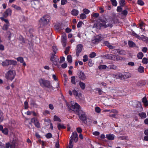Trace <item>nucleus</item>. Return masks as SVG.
I'll use <instances>...</instances> for the list:
<instances>
[{
    "mask_svg": "<svg viewBox=\"0 0 148 148\" xmlns=\"http://www.w3.org/2000/svg\"><path fill=\"white\" fill-rule=\"evenodd\" d=\"M1 131L3 133V134L5 135H7L8 134V130L6 128H5L4 129H3Z\"/></svg>",
    "mask_w": 148,
    "mask_h": 148,
    "instance_id": "obj_27",
    "label": "nucleus"
},
{
    "mask_svg": "<svg viewBox=\"0 0 148 148\" xmlns=\"http://www.w3.org/2000/svg\"><path fill=\"white\" fill-rule=\"evenodd\" d=\"M106 58L108 59L112 60L114 61H118L120 60V57L115 56L111 54H108L105 55Z\"/></svg>",
    "mask_w": 148,
    "mask_h": 148,
    "instance_id": "obj_5",
    "label": "nucleus"
},
{
    "mask_svg": "<svg viewBox=\"0 0 148 148\" xmlns=\"http://www.w3.org/2000/svg\"><path fill=\"white\" fill-rule=\"evenodd\" d=\"M24 106L25 109H27L28 108V103L27 101L24 102Z\"/></svg>",
    "mask_w": 148,
    "mask_h": 148,
    "instance_id": "obj_56",
    "label": "nucleus"
},
{
    "mask_svg": "<svg viewBox=\"0 0 148 148\" xmlns=\"http://www.w3.org/2000/svg\"><path fill=\"white\" fill-rule=\"evenodd\" d=\"M17 62L16 61L13 60H10V64L13 65H17Z\"/></svg>",
    "mask_w": 148,
    "mask_h": 148,
    "instance_id": "obj_24",
    "label": "nucleus"
},
{
    "mask_svg": "<svg viewBox=\"0 0 148 148\" xmlns=\"http://www.w3.org/2000/svg\"><path fill=\"white\" fill-rule=\"evenodd\" d=\"M16 72L13 70H10L5 74V77L8 80L12 81L14 78Z\"/></svg>",
    "mask_w": 148,
    "mask_h": 148,
    "instance_id": "obj_3",
    "label": "nucleus"
},
{
    "mask_svg": "<svg viewBox=\"0 0 148 148\" xmlns=\"http://www.w3.org/2000/svg\"><path fill=\"white\" fill-rule=\"evenodd\" d=\"M55 29L57 30H60L62 29L59 25H56L55 26Z\"/></svg>",
    "mask_w": 148,
    "mask_h": 148,
    "instance_id": "obj_53",
    "label": "nucleus"
},
{
    "mask_svg": "<svg viewBox=\"0 0 148 148\" xmlns=\"http://www.w3.org/2000/svg\"><path fill=\"white\" fill-rule=\"evenodd\" d=\"M138 71L140 73H143L144 71V68L142 66H140L138 69Z\"/></svg>",
    "mask_w": 148,
    "mask_h": 148,
    "instance_id": "obj_23",
    "label": "nucleus"
},
{
    "mask_svg": "<svg viewBox=\"0 0 148 148\" xmlns=\"http://www.w3.org/2000/svg\"><path fill=\"white\" fill-rule=\"evenodd\" d=\"M52 135L51 133H49L45 135L46 137L48 138H50L52 137Z\"/></svg>",
    "mask_w": 148,
    "mask_h": 148,
    "instance_id": "obj_46",
    "label": "nucleus"
},
{
    "mask_svg": "<svg viewBox=\"0 0 148 148\" xmlns=\"http://www.w3.org/2000/svg\"><path fill=\"white\" fill-rule=\"evenodd\" d=\"M83 48V45L81 44H78L76 47V55L77 56H78L79 54L82 51Z\"/></svg>",
    "mask_w": 148,
    "mask_h": 148,
    "instance_id": "obj_8",
    "label": "nucleus"
},
{
    "mask_svg": "<svg viewBox=\"0 0 148 148\" xmlns=\"http://www.w3.org/2000/svg\"><path fill=\"white\" fill-rule=\"evenodd\" d=\"M58 127L59 130H60L61 129H65L66 127L64 126L63 125H62L60 123L58 124Z\"/></svg>",
    "mask_w": 148,
    "mask_h": 148,
    "instance_id": "obj_34",
    "label": "nucleus"
},
{
    "mask_svg": "<svg viewBox=\"0 0 148 148\" xmlns=\"http://www.w3.org/2000/svg\"><path fill=\"white\" fill-rule=\"evenodd\" d=\"M55 54H52V56L50 58V60L52 62H53L54 64H56V62H54V56H56Z\"/></svg>",
    "mask_w": 148,
    "mask_h": 148,
    "instance_id": "obj_28",
    "label": "nucleus"
},
{
    "mask_svg": "<svg viewBox=\"0 0 148 148\" xmlns=\"http://www.w3.org/2000/svg\"><path fill=\"white\" fill-rule=\"evenodd\" d=\"M17 144V141L16 140H14L10 144V148H15Z\"/></svg>",
    "mask_w": 148,
    "mask_h": 148,
    "instance_id": "obj_15",
    "label": "nucleus"
},
{
    "mask_svg": "<svg viewBox=\"0 0 148 148\" xmlns=\"http://www.w3.org/2000/svg\"><path fill=\"white\" fill-rule=\"evenodd\" d=\"M96 91H98V93L100 95H101L103 92L100 88H97L96 89Z\"/></svg>",
    "mask_w": 148,
    "mask_h": 148,
    "instance_id": "obj_37",
    "label": "nucleus"
},
{
    "mask_svg": "<svg viewBox=\"0 0 148 148\" xmlns=\"http://www.w3.org/2000/svg\"><path fill=\"white\" fill-rule=\"evenodd\" d=\"M68 62L69 63H71L72 62V59L71 55H69L67 56Z\"/></svg>",
    "mask_w": 148,
    "mask_h": 148,
    "instance_id": "obj_30",
    "label": "nucleus"
},
{
    "mask_svg": "<svg viewBox=\"0 0 148 148\" xmlns=\"http://www.w3.org/2000/svg\"><path fill=\"white\" fill-rule=\"evenodd\" d=\"M143 54L142 52L139 53L137 55V57L138 59H141L143 56Z\"/></svg>",
    "mask_w": 148,
    "mask_h": 148,
    "instance_id": "obj_25",
    "label": "nucleus"
},
{
    "mask_svg": "<svg viewBox=\"0 0 148 148\" xmlns=\"http://www.w3.org/2000/svg\"><path fill=\"white\" fill-rule=\"evenodd\" d=\"M127 8L126 7L125 10H124L122 12L121 14H122L126 16L127 15L128 12L127 11Z\"/></svg>",
    "mask_w": 148,
    "mask_h": 148,
    "instance_id": "obj_33",
    "label": "nucleus"
},
{
    "mask_svg": "<svg viewBox=\"0 0 148 148\" xmlns=\"http://www.w3.org/2000/svg\"><path fill=\"white\" fill-rule=\"evenodd\" d=\"M5 146L6 148H9L10 147V144L9 143H6Z\"/></svg>",
    "mask_w": 148,
    "mask_h": 148,
    "instance_id": "obj_64",
    "label": "nucleus"
},
{
    "mask_svg": "<svg viewBox=\"0 0 148 148\" xmlns=\"http://www.w3.org/2000/svg\"><path fill=\"white\" fill-rule=\"evenodd\" d=\"M79 13L78 11L76 9H73L71 12V14L73 16H76Z\"/></svg>",
    "mask_w": 148,
    "mask_h": 148,
    "instance_id": "obj_17",
    "label": "nucleus"
},
{
    "mask_svg": "<svg viewBox=\"0 0 148 148\" xmlns=\"http://www.w3.org/2000/svg\"><path fill=\"white\" fill-rule=\"evenodd\" d=\"M95 111L97 113H99L101 111L100 108L98 107H96L95 108Z\"/></svg>",
    "mask_w": 148,
    "mask_h": 148,
    "instance_id": "obj_55",
    "label": "nucleus"
},
{
    "mask_svg": "<svg viewBox=\"0 0 148 148\" xmlns=\"http://www.w3.org/2000/svg\"><path fill=\"white\" fill-rule=\"evenodd\" d=\"M83 11L86 14H88L90 12L89 10H88L86 9H84Z\"/></svg>",
    "mask_w": 148,
    "mask_h": 148,
    "instance_id": "obj_57",
    "label": "nucleus"
},
{
    "mask_svg": "<svg viewBox=\"0 0 148 148\" xmlns=\"http://www.w3.org/2000/svg\"><path fill=\"white\" fill-rule=\"evenodd\" d=\"M107 68V66L105 65H102L99 66L98 67L99 69H105Z\"/></svg>",
    "mask_w": 148,
    "mask_h": 148,
    "instance_id": "obj_36",
    "label": "nucleus"
},
{
    "mask_svg": "<svg viewBox=\"0 0 148 148\" xmlns=\"http://www.w3.org/2000/svg\"><path fill=\"white\" fill-rule=\"evenodd\" d=\"M112 5L115 6H116L117 4V2L116 0H110Z\"/></svg>",
    "mask_w": 148,
    "mask_h": 148,
    "instance_id": "obj_43",
    "label": "nucleus"
},
{
    "mask_svg": "<svg viewBox=\"0 0 148 148\" xmlns=\"http://www.w3.org/2000/svg\"><path fill=\"white\" fill-rule=\"evenodd\" d=\"M69 47H67L66 48V49L65 51L64 52L65 54L66 55H67L68 53V52L69 51Z\"/></svg>",
    "mask_w": 148,
    "mask_h": 148,
    "instance_id": "obj_59",
    "label": "nucleus"
},
{
    "mask_svg": "<svg viewBox=\"0 0 148 148\" xmlns=\"http://www.w3.org/2000/svg\"><path fill=\"white\" fill-rule=\"evenodd\" d=\"M133 36H135L139 40L142 39V38L139 35H138L137 34H136L133 33Z\"/></svg>",
    "mask_w": 148,
    "mask_h": 148,
    "instance_id": "obj_44",
    "label": "nucleus"
},
{
    "mask_svg": "<svg viewBox=\"0 0 148 148\" xmlns=\"http://www.w3.org/2000/svg\"><path fill=\"white\" fill-rule=\"evenodd\" d=\"M88 66H92L93 64L92 63V60H91V59L89 60L88 62Z\"/></svg>",
    "mask_w": 148,
    "mask_h": 148,
    "instance_id": "obj_51",
    "label": "nucleus"
},
{
    "mask_svg": "<svg viewBox=\"0 0 148 148\" xmlns=\"http://www.w3.org/2000/svg\"><path fill=\"white\" fill-rule=\"evenodd\" d=\"M96 56V54L95 52H92L89 55V57L90 58H94Z\"/></svg>",
    "mask_w": 148,
    "mask_h": 148,
    "instance_id": "obj_45",
    "label": "nucleus"
},
{
    "mask_svg": "<svg viewBox=\"0 0 148 148\" xmlns=\"http://www.w3.org/2000/svg\"><path fill=\"white\" fill-rule=\"evenodd\" d=\"M32 6L35 9H37L40 5L39 0H34L31 2Z\"/></svg>",
    "mask_w": 148,
    "mask_h": 148,
    "instance_id": "obj_6",
    "label": "nucleus"
},
{
    "mask_svg": "<svg viewBox=\"0 0 148 148\" xmlns=\"http://www.w3.org/2000/svg\"><path fill=\"white\" fill-rule=\"evenodd\" d=\"M106 137L108 140H112L114 139V136L113 134H107Z\"/></svg>",
    "mask_w": 148,
    "mask_h": 148,
    "instance_id": "obj_14",
    "label": "nucleus"
},
{
    "mask_svg": "<svg viewBox=\"0 0 148 148\" xmlns=\"http://www.w3.org/2000/svg\"><path fill=\"white\" fill-rule=\"evenodd\" d=\"M148 59H147L146 58H144L142 60V62L143 63L146 64L148 63Z\"/></svg>",
    "mask_w": 148,
    "mask_h": 148,
    "instance_id": "obj_41",
    "label": "nucleus"
},
{
    "mask_svg": "<svg viewBox=\"0 0 148 148\" xmlns=\"http://www.w3.org/2000/svg\"><path fill=\"white\" fill-rule=\"evenodd\" d=\"M31 122L34 123L36 127L37 128H40V125L37 119L35 118H33L31 119Z\"/></svg>",
    "mask_w": 148,
    "mask_h": 148,
    "instance_id": "obj_9",
    "label": "nucleus"
},
{
    "mask_svg": "<svg viewBox=\"0 0 148 148\" xmlns=\"http://www.w3.org/2000/svg\"><path fill=\"white\" fill-rule=\"evenodd\" d=\"M73 138L72 137V136H71V137L70 138V141H69V147H71L72 148L73 147Z\"/></svg>",
    "mask_w": 148,
    "mask_h": 148,
    "instance_id": "obj_22",
    "label": "nucleus"
},
{
    "mask_svg": "<svg viewBox=\"0 0 148 148\" xmlns=\"http://www.w3.org/2000/svg\"><path fill=\"white\" fill-rule=\"evenodd\" d=\"M73 93L74 95L76 96H77L78 95V93L77 91H76L75 90H73Z\"/></svg>",
    "mask_w": 148,
    "mask_h": 148,
    "instance_id": "obj_54",
    "label": "nucleus"
},
{
    "mask_svg": "<svg viewBox=\"0 0 148 148\" xmlns=\"http://www.w3.org/2000/svg\"><path fill=\"white\" fill-rule=\"evenodd\" d=\"M107 68L115 70L117 69V66L115 65L112 64L108 66L107 67Z\"/></svg>",
    "mask_w": 148,
    "mask_h": 148,
    "instance_id": "obj_19",
    "label": "nucleus"
},
{
    "mask_svg": "<svg viewBox=\"0 0 148 148\" xmlns=\"http://www.w3.org/2000/svg\"><path fill=\"white\" fill-rule=\"evenodd\" d=\"M2 65L3 66H6L10 64V60H6L5 61L2 62Z\"/></svg>",
    "mask_w": 148,
    "mask_h": 148,
    "instance_id": "obj_16",
    "label": "nucleus"
},
{
    "mask_svg": "<svg viewBox=\"0 0 148 148\" xmlns=\"http://www.w3.org/2000/svg\"><path fill=\"white\" fill-rule=\"evenodd\" d=\"M88 60V57L87 55H85L83 56V61L84 62H85Z\"/></svg>",
    "mask_w": 148,
    "mask_h": 148,
    "instance_id": "obj_47",
    "label": "nucleus"
},
{
    "mask_svg": "<svg viewBox=\"0 0 148 148\" xmlns=\"http://www.w3.org/2000/svg\"><path fill=\"white\" fill-rule=\"evenodd\" d=\"M16 60L18 62H19L21 63L23 62L24 60L23 58L22 57H19L16 58Z\"/></svg>",
    "mask_w": 148,
    "mask_h": 148,
    "instance_id": "obj_39",
    "label": "nucleus"
},
{
    "mask_svg": "<svg viewBox=\"0 0 148 148\" xmlns=\"http://www.w3.org/2000/svg\"><path fill=\"white\" fill-rule=\"evenodd\" d=\"M71 29L69 27H67L65 29V31L67 33H69L71 32Z\"/></svg>",
    "mask_w": 148,
    "mask_h": 148,
    "instance_id": "obj_63",
    "label": "nucleus"
},
{
    "mask_svg": "<svg viewBox=\"0 0 148 148\" xmlns=\"http://www.w3.org/2000/svg\"><path fill=\"white\" fill-rule=\"evenodd\" d=\"M72 137L73 140H74L75 143H76L78 140V137L76 131H75L72 134Z\"/></svg>",
    "mask_w": 148,
    "mask_h": 148,
    "instance_id": "obj_11",
    "label": "nucleus"
},
{
    "mask_svg": "<svg viewBox=\"0 0 148 148\" xmlns=\"http://www.w3.org/2000/svg\"><path fill=\"white\" fill-rule=\"evenodd\" d=\"M99 20L100 21L103 23V24L101 23H100L101 26H104L105 28L107 27V25L106 24V21H107L106 18H103L102 19L101 18H100Z\"/></svg>",
    "mask_w": 148,
    "mask_h": 148,
    "instance_id": "obj_10",
    "label": "nucleus"
},
{
    "mask_svg": "<svg viewBox=\"0 0 148 148\" xmlns=\"http://www.w3.org/2000/svg\"><path fill=\"white\" fill-rule=\"evenodd\" d=\"M125 0H120L119 2V4L121 6L123 7L125 4Z\"/></svg>",
    "mask_w": 148,
    "mask_h": 148,
    "instance_id": "obj_29",
    "label": "nucleus"
},
{
    "mask_svg": "<svg viewBox=\"0 0 148 148\" xmlns=\"http://www.w3.org/2000/svg\"><path fill=\"white\" fill-rule=\"evenodd\" d=\"M67 64L66 63H64V64H62L61 65L63 69H65L67 66Z\"/></svg>",
    "mask_w": 148,
    "mask_h": 148,
    "instance_id": "obj_61",
    "label": "nucleus"
},
{
    "mask_svg": "<svg viewBox=\"0 0 148 148\" xmlns=\"http://www.w3.org/2000/svg\"><path fill=\"white\" fill-rule=\"evenodd\" d=\"M12 13V11L10 9H8L4 12L3 16L5 17H7L8 15H11Z\"/></svg>",
    "mask_w": 148,
    "mask_h": 148,
    "instance_id": "obj_12",
    "label": "nucleus"
},
{
    "mask_svg": "<svg viewBox=\"0 0 148 148\" xmlns=\"http://www.w3.org/2000/svg\"><path fill=\"white\" fill-rule=\"evenodd\" d=\"M39 82L41 86H43L49 88H51L53 89V87L51 85L49 81L41 79L39 80Z\"/></svg>",
    "mask_w": 148,
    "mask_h": 148,
    "instance_id": "obj_4",
    "label": "nucleus"
},
{
    "mask_svg": "<svg viewBox=\"0 0 148 148\" xmlns=\"http://www.w3.org/2000/svg\"><path fill=\"white\" fill-rule=\"evenodd\" d=\"M77 75L79 78L82 80H84L86 78V76L82 71H79L77 73Z\"/></svg>",
    "mask_w": 148,
    "mask_h": 148,
    "instance_id": "obj_7",
    "label": "nucleus"
},
{
    "mask_svg": "<svg viewBox=\"0 0 148 148\" xmlns=\"http://www.w3.org/2000/svg\"><path fill=\"white\" fill-rule=\"evenodd\" d=\"M79 84L82 90L84 89L86 86L84 83L80 81L79 82Z\"/></svg>",
    "mask_w": 148,
    "mask_h": 148,
    "instance_id": "obj_21",
    "label": "nucleus"
},
{
    "mask_svg": "<svg viewBox=\"0 0 148 148\" xmlns=\"http://www.w3.org/2000/svg\"><path fill=\"white\" fill-rule=\"evenodd\" d=\"M137 3L139 5H143L144 4V2L141 0H138Z\"/></svg>",
    "mask_w": 148,
    "mask_h": 148,
    "instance_id": "obj_49",
    "label": "nucleus"
},
{
    "mask_svg": "<svg viewBox=\"0 0 148 148\" xmlns=\"http://www.w3.org/2000/svg\"><path fill=\"white\" fill-rule=\"evenodd\" d=\"M66 106L70 110L73 111L78 115L79 119L82 121H85L86 120V116L85 112L82 110L80 107L77 103H75L74 105L69 104L66 101H65Z\"/></svg>",
    "mask_w": 148,
    "mask_h": 148,
    "instance_id": "obj_1",
    "label": "nucleus"
},
{
    "mask_svg": "<svg viewBox=\"0 0 148 148\" xmlns=\"http://www.w3.org/2000/svg\"><path fill=\"white\" fill-rule=\"evenodd\" d=\"M138 116L141 119H145L147 116L146 113L144 112H142L138 113Z\"/></svg>",
    "mask_w": 148,
    "mask_h": 148,
    "instance_id": "obj_18",
    "label": "nucleus"
},
{
    "mask_svg": "<svg viewBox=\"0 0 148 148\" xmlns=\"http://www.w3.org/2000/svg\"><path fill=\"white\" fill-rule=\"evenodd\" d=\"M12 7L18 10H19L21 9V8L20 7L16 5L13 4L12 5Z\"/></svg>",
    "mask_w": 148,
    "mask_h": 148,
    "instance_id": "obj_26",
    "label": "nucleus"
},
{
    "mask_svg": "<svg viewBox=\"0 0 148 148\" xmlns=\"http://www.w3.org/2000/svg\"><path fill=\"white\" fill-rule=\"evenodd\" d=\"M3 113L0 110V122H2L3 120Z\"/></svg>",
    "mask_w": 148,
    "mask_h": 148,
    "instance_id": "obj_40",
    "label": "nucleus"
},
{
    "mask_svg": "<svg viewBox=\"0 0 148 148\" xmlns=\"http://www.w3.org/2000/svg\"><path fill=\"white\" fill-rule=\"evenodd\" d=\"M53 120L55 121H57L59 122L61 121V120L56 115L54 116L53 117Z\"/></svg>",
    "mask_w": 148,
    "mask_h": 148,
    "instance_id": "obj_35",
    "label": "nucleus"
},
{
    "mask_svg": "<svg viewBox=\"0 0 148 148\" xmlns=\"http://www.w3.org/2000/svg\"><path fill=\"white\" fill-rule=\"evenodd\" d=\"M128 44L129 47H138L137 46H136V44L135 43L132 41L129 40L128 42Z\"/></svg>",
    "mask_w": 148,
    "mask_h": 148,
    "instance_id": "obj_13",
    "label": "nucleus"
},
{
    "mask_svg": "<svg viewBox=\"0 0 148 148\" xmlns=\"http://www.w3.org/2000/svg\"><path fill=\"white\" fill-rule=\"evenodd\" d=\"M52 49L53 52H54L55 54H56V51L58 50L57 47L55 46H53L52 47Z\"/></svg>",
    "mask_w": 148,
    "mask_h": 148,
    "instance_id": "obj_52",
    "label": "nucleus"
},
{
    "mask_svg": "<svg viewBox=\"0 0 148 148\" xmlns=\"http://www.w3.org/2000/svg\"><path fill=\"white\" fill-rule=\"evenodd\" d=\"M118 53H119L120 54L124 55L125 54V52L124 50H120L118 49Z\"/></svg>",
    "mask_w": 148,
    "mask_h": 148,
    "instance_id": "obj_48",
    "label": "nucleus"
},
{
    "mask_svg": "<svg viewBox=\"0 0 148 148\" xmlns=\"http://www.w3.org/2000/svg\"><path fill=\"white\" fill-rule=\"evenodd\" d=\"M82 23L83 22L82 21H79V22L77 25V27L78 28L80 27L81 26Z\"/></svg>",
    "mask_w": 148,
    "mask_h": 148,
    "instance_id": "obj_62",
    "label": "nucleus"
},
{
    "mask_svg": "<svg viewBox=\"0 0 148 148\" xmlns=\"http://www.w3.org/2000/svg\"><path fill=\"white\" fill-rule=\"evenodd\" d=\"M71 82L73 84L75 85L76 82L75 81V76H73L71 77Z\"/></svg>",
    "mask_w": 148,
    "mask_h": 148,
    "instance_id": "obj_32",
    "label": "nucleus"
},
{
    "mask_svg": "<svg viewBox=\"0 0 148 148\" xmlns=\"http://www.w3.org/2000/svg\"><path fill=\"white\" fill-rule=\"evenodd\" d=\"M122 10V8L121 6H118L117 11L118 12H121Z\"/></svg>",
    "mask_w": 148,
    "mask_h": 148,
    "instance_id": "obj_60",
    "label": "nucleus"
},
{
    "mask_svg": "<svg viewBox=\"0 0 148 148\" xmlns=\"http://www.w3.org/2000/svg\"><path fill=\"white\" fill-rule=\"evenodd\" d=\"M86 15L85 14L82 13L81 14L80 18L81 19H84L86 18Z\"/></svg>",
    "mask_w": 148,
    "mask_h": 148,
    "instance_id": "obj_42",
    "label": "nucleus"
},
{
    "mask_svg": "<svg viewBox=\"0 0 148 148\" xmlns=\"http://www.w3.org/2000/svg\"><path fill=\"white\" fill-rule=\"evenodd\" d=\"M142 102L146 106H148V101L146 97H145L143 98Z\"/></svg>",
    "mask_w": 148,
    "mask_h": 148,
    "instance_id": "obj_20",
    "label": "nucleus"
},
{
    "mask_svg": "<svg viewBox=\"0 0 148 148\" xmlns=\"http://www.w3.org/2000/svg\"><path fill=\"white\" fill-rule=\"evenodd\" d=\"M118 79L122 80L125 79L124 75L121 73H118Z\"/></svg>",
    "mask_w": 148,
    "mask_h": 148,
    "instance_id": "obj_31",
    "label": "nucleus"
},
{
    "mask_svg": "<svg viewBox=\"0 0 148 148\" xmlns=\"http://www.w3.org/2000/svg\"><path fill=\"white\" fill-rule=\"evenodd\" d=\"M66 34L63 35L62 37V41H66Z\"/></svg>",
    "mask_w": 148,
    "mask_h": 148,
    "instance_id": "obj_50",
    "label": "nucleus"
},
{
    "mask_svg": "<svg viewBox=\"0 0 148 148\" xmlns=\"http://www.w3.org/2000/svg\"><path fill=\"white\" fill-rule=\"evenodd\" d=\"M50 19V17L49 15H46L44 16L39 21L40 25V27H43L47 25L49 22Z\"/></svg>",
    "mask_w": 148,
    "mask_h": 148,
    "instance_id": "obj_2",
    "label": "nucleus"
},
{
    "mask_svg": "<svg viewBox=\"0 0 148 148\" xmlns=\"http://www.w3.org/2000/svg\"><path fill=\"white\" fill-rule=\"evenodd\" d=\"M118 49H114L112 50L111 52V53L113 54H115L118 53Z\"/></svg>",
    "mask_w": 148,
    "mask_h": 148,
    "instance_id": "obj_58",
    "label": "nucleus"
},
{
    "mask_svg": "<svg viewBox=\"0 0 148 148\" xmlns=\"http://www.w3.org/2000/svg\"><path fill=\"white\" fill-rule=\"evenodd\" d=\"M9 24H4L2 27V29L3 30H7L8 29V27L9 26Z\"/></svg>",
    "mask_w": 148,
    "mask_h": 148,
    "instance_id": "obj_38",
    "label": "nucleus"
}]
</instances>
